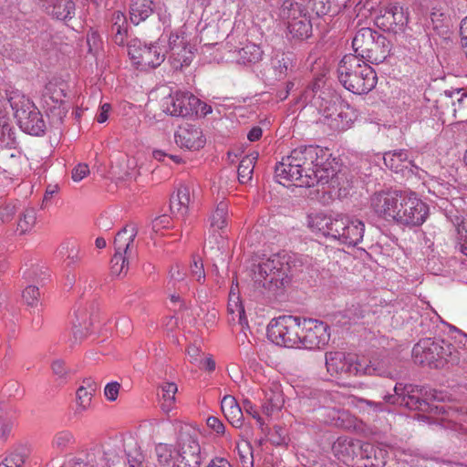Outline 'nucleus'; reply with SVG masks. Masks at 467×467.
Masks as SVG:
<instances>
[{
	"label": "nucleus",
	"mask_w": 467,
	"mask_h": 467,
	"mask_svg": "<svg viewBox=\"0 0 467 467\" xmlns=\"http://www.w3.org/2000/svg\"><path fill=\"white\" fill-rule=\"evenodd\" d=\"M337 78L342 86L354 94H367L377 84L375 70L364 60L353 54H348L339 61Z\"/></svg>",
	"instance_id": "nucleus-1"
},
{
	"label": "nucleus",
	"mask_w": 467,
	"mask_h": 467,
	"mask_svg": "<svg viewBox=\"0 0 467 467\" xmlns=\"http://www.w3.org/2000/svg\"><path fill=\"white\" fill-rule=\"evenodd\" d=\"M289 269L288 262L285 257L274 254L254 265L253 279L259 286L276 295L288 284Z\"/></svg>",
	"instance_id": "nucleus-2"
},
{
	"label": "nucleus",
	"mask_w": 467,
	"mask_h": 467,
	"mask_svg": "<svg viewBox=\"0 0 467 467\" xmlns=\"http://www.w3.org/2000/svg\"><path fill=\"white\" fill-rule=\"evenodd\" d=\"M352 47L355 56L376 65L382 63L390 53V42L387 37L369 27H362L356 33Z\"/></svg>",
	"instance_id": "nucleus-3"
},
{
	"label": "nucleus",
	"mask_w": 467,
	"mask_h": 467,
	"mask_svg": "<svg viewBox=\"0 0 467 467\" xmlns=\"http://www.w3.org/2000/svg\"><path fill=\"white\" fill-rule=\"evenodd\" d=\"M137 234L138 228L133 223L127 224L117 233L114 239L115 254L110 260L112 275H125L130 265L137 260L138 252L135 243Z\"/></svg>",
	"instance_id": "nucleus-4"
},
{
	"label": "nucleus",
	"mask_w": 467,
	"mask_h": 467,
	"mask_svg": "<svg viewBox=\"0 0 467 467\" xmlns=\"http://www.w3.org/2000/svg\"><path fill=\"white\" fill-rule=\"evenodd\" d=\"M8 102L19 128L25 133L33 136H41L45 133L47 126L43 116L28 98L19 92H13Z\"/></svg>",
	"instance_id": "nucleus-5"
},
{
	"label": "nucleus",
	"mask_w": 467,
	"mask_h": 467,
	"mask_svg": "<svg viewBox=\"0 0 467 467\" xmlns=\"http://www.w3.org/2000/svg\"><path fill=\"white\" fill-rule=\"evenodd\" d=\"M278 16L286 25L288 38L304 40L312 35V24L306 12L294 0H285Z\"/></svg>",
	"instance_id": "nucleus-6"
},
{
	"label": "nucleus",
	"mask_w": 467,
	"mask_h": 467,
	"mask_svg": "<svg viewBox=\"0 0 467 467\" xmlns=\"http://www.w3.org/2000/svg\"><path fill=\"white\" fill-rule=\"evenodd\" d=\"M302 318L293 316H280L267 326L268 338L279 346L300 348Z\"/></svg>",
	"instance_id": "nucleus-7"
},
{
	"label": "nucleus",
	"mask_w": 467,
	"mask_h": 467,
	"mask_svg": "<svg viewBox=\"0 0 467 467\" xmlns=\"http://www.w3.org/2000/svg\"><path fill=\"white\" fill-rule=\"evenodd\" d=\"M446 344L447 340L420 339L412 348L414 362L434 368H443L446 365Z\"/></svg>",
	"instance_id": "nucleus-8"
},
{
	"label": "nucleus",
	"mask_w": 467,
	"mask_h": 467,
	"mask_svg": "<svg viewBox=\"0 0 467 467\" xmlns=\"http://www.w3.org/2000/svg\"><path fill=\"white\" fill-rule=\"evenodd\" d=\"M168 49L161 47L159 42L146 45L134 40L128 47L129 56L141 70L159 67L164 61Z\"/></svg>",
	"instance_id": "nucleus-9"
},
{
	"label": "nucleus",
	"mask_w": 467,
	"mask_h": 467,
	"mask_svg": "<svg viewBox=\"0 0 467 467\" xmlns=\"http://www.w3.org/2000/svg\"><path fill=\"white\" fill-rule=\"evenodd\" d=\"M332 229L331 238L348 246H357L363 240L365 224L358 219L337 214Z\"/></svg>",
	"instance_id": "nucleus-10"
},
{
	"label": "nucleus",
	"mask_w": 467,
	"mask_h": 467,
	"mask_svg": "<svg viewBox=\"0 0 467 467\" xmlns=\"http://www.w3.org/2000/svg\"><path fill=\"white\" fill-rule=\"evenodd\" d=\"M330 339V327L320 320L302 318L300 348L313 350L326 347Z\"/></svg>",
	"instance_id": "nucleus-11"
},
{
	"label": "nucleus",
	"mask_w": 467,
	"mask_h": 467,
	"mask_svg": "<svg viewBox=\"0 0 467 467\" xmlns=\"http://www.w3.org/2000/svg\"><path fill=\"white\" fill-rule=\"evenodd\" d=\"M327 372L338 379L360 377L361 359L340 351L326 353Z\"/></svg>",
	"instance_id": "nucleus-12"
},
{
	"label": "nucleus",
	"mask_w": 467,
	"mask_h": 467,
	"mask_svg": "<svg viewBox=\"0 0 467 467\" xmlns=\"http://www.w3.org/2000/svg\"><path fill=\"white\" fill-rule=\"evenodd\" d=\"M201 100L191 92L176 91L164 98L163 111L173 117L186 118L198 114Z\"/></svg>",
	"instance_id": "nucleus-13"
},
{
	"label": "nucleus",
	"mask_w": 467,
	"mask_h": 467,
	"mask_svg": "<svg viewBox=\"0 0 467 467\" xmlns=\"http://www.w3.org/2000/svg\"><path fill=\"white\" fill-rule=\"evenodd\" d=\"M422 389L419 386L402 385L397 383L394 387V394L384 396L385 403L399 404L410 410H423L427 403L421 399Z\"/></svg>",
	"instance_id": "nucleus-14"
},
{
	"label": "nucleus",
	"mask_w": 467,
	"mask_h": 467,
	"mask_svg": "<svg viewBox=\"0 0 467 467\" xmlns=\"http://www.w3.org/2000/svg\"><path fill=\"white\" fill-rule=\"evenodd\" d=\"M404 209L401 213L400 225L414 227L421 225L429 214V207L415 192H410L409 197L404 202Z\"/></svg>",
	"instance_id": "nucleus-15"
},
{
	"label": "nucleus",
	"mask_w": 467,
	"mask_h": 467,
	"mask_svg": "<svg viewBox=\"0 0 467 467\" xmlns=\"http://www.w3.org/2000/svg\"><path fill=\"white\" fill-rule=\"evenodd\" d=\"M44 95L45 103L48 106V117L53 125H60L67 116V108L65 105L64 99L67 94L62 86L50 83L46 88Z\"/></svg>",
	"instance_id": "nucleus-16"
},
{
	"label": "nucleus",
	"mask_w": 467,
	"mask_h": 467,
	"mask_svg": "<svg viewBox=\"0 0 467 467\" xmlns=\"http://www.w3.org/2000/svg\"><path fill=\"white\" fill-rule=\"evenodd\" d=\"M323 150L317 146H300L290 152L291 161L296 162L299 172L307 175L311 173L314 167L319 165V159H322Z\"/></svg>",
	"instance_id": "nucleus-17"
},
{
	"label": "nucleus",
	"mask_w": 467,
	"mask_h": 467,
	"mask_svg": "<svg viewBox=\"0 0 467 467\" xmlns=\"http://www.w3.org/2000/svg\"><path fill=\"white\" fill-rule=\"evenodd\" d=\"M408 20V13L404 8L392 3L387 5L383 13L377 17V24L385 30L397 34L403 31Z\"/></svg>",
	"instance_id": "nucleus-18"
},
{
	"label": "nucleus",
	"mask_w": 467,
	"mask_h": 467,
	"mask_svg": "<svg viewBox=\"0 0 467 467\" xmlns=\"http://www.w3.org/2000/svg\"><path fill=\"white\" fill-rule=\"evenodd\" d=\"M437 109L441 114L451 113L455 116L457 111L467 110V89L456 88L445 90L436 100Z\"/></svg>",
	"instance_id": "nucleus-19"
},
{
	"label": "nucleus",
	"mask_w": 467,
	"mask_h": 467,
	"mask_svg": "<svg viewBox=\"0 0 467 467\" xmlns=\"http://www.w3.org/2000/svg\"><path fill=\"white\" fill-rule=\"evenodd\" d=\"M177 456L202 457L198 432L189 425H180L177 439Z\"/></svg>",
	"instance_id": "nucleus-20"
},
{
	"label": "nucleus",
	"mask_w": 467,
	"mask_h": 467,
	"mask_svg": "<svg viewBox=\"0 0 467 467\" xmlns=\"http://www.w3.org/2000/svg\"><path fill=\"white\" fill-rule=\"evenodd\" d=\"M393 363L390 358L373 359L367 362L361 360V376H378L396 379L401 376L402 371Z\"/></svg>",
	"instance_id": "nucleus-21"
},
{
	"label": "nucleus",
	"mask_w": 467,
	"mask_h": 467,
	"mask_svg": "<svg viewBox=\"0 0 467 467\" xmlns=\"http://www.w3.org/2000/svg\"><path fill=\"white\" fill-rule=\"evenodd\" d=\"M399 191H381L370 197V208L379 217L390 221L397 205L396 198Z\"/></svg>",
	"instance_id": "nucleus-22"
},
{
	"label": "nucleus",
	"mask_w": 467,
	"mask_h": 467,
	"mask_svg": "<svg viewBox=\"0 0 467 467\" xmlns=\"http://www.w3.org/2000/svg\"><path fill=\"white\" fill-rule=\"evenodd\" d=\"M174 138L178 146L191 150H199L205 144L202 130L191 124L179 127Z\"/></svg>",
	"instance_id": "nucleus-23"
},
{
	"label": "nucleus",
	"mask_w": 467,
	"mask_h": 467,
	"mask_svg": "<svg viewBox=\"0 0 467 467\" xmlns=\"http://www.w3.org/2000/svg\"><path fill=\"white\" fill-rule=\"evenodd\" d=\"M337 176V171L332 167L330 162H323V158L319 159V165L314 167L311 173L305 175L302 184L304 187H314L316 185H325L327 183L335 186Z\"/></svg>",
	"instance_id": "nucleus-24"
},
{
	"label": "nucleus",
	"mask_w": 467,
	"mask_h": 467,
	"mask_svg": "<svg viewBox=\"0 0 467 467\" xmlns=\"http://www.w3.org/2000/svg\"><path fill=\"white\" fill-rule=\"evenodd\" d=\"M385 165L396 173H413L418 167L410 158L409 152L405 150H399L386 152L383 156Z\"/></svg>",
	"instance_id": "nucleus-25"
},
{
	"label": "nucleus",
	"mask_w": 467,
	"mask_h": 467,
	"mask_svg": "<svg viewBox=\"0 0 467 467\" xmlns=\"http://www.w3.org/2000/svg\"><path fill=\"white\" fill-rule=\"evenodd\" d=\"M275 175L280 184L285 185V182H295L297 185L304 187L302 182H304L305 175L299 172L296 162L291 161L290 155L282 157L281 161L276 163Z\"/></svg>",
	"instance_id": "nucleus-26"
},
{
	"label": "nucleus",
	"mask_w": 467,
	"mask_h": 467,
	"mask_svg": "<svg viewBox=\"0 0 467 467\" xmlns=\"http://www.w3.org/2000/svg\"><path fill=\"white\" fill-rule=\"evenodd\" d=\"M317 414V419L326 424H332L342 429H350L353 426V420L347 411L336 410L328 404L326 406L324 404Z\"/></svg>",
	"instance_id": "nucleus-27"
},
{
	"label": "nucleus",
	"mask_w": 467,
	"mask_h": 467,
	"mask_svg": "<svg viewBox=\"0 0 467 467\" xmlns=\"http://www.w3.org/2000/svg\"><path fill=\"white\" fill-rule=\"evenodd\" d=\"M362 441L339 437L333 445L335 453L342 458L343 461L353 460L359 457Z\"/></svg>",
	"instance_id": "nucleus-28"
},
{
	"label": "nucleus",
	"mask_w": 467,
	"mask_h": 467,
	"mask_svg": "<svg viewBox=\"0 0 467 467\" xmlns=\"http://www.w3.org/2000/svg\"><path fill=\"white\" fill-rule=\"evenodd\" d=\"M190 203L191 189L187 185H181L177 193L171 198L170 208L175 216L184 218L188 213Z\"/></svg>",
	"instance_id": "nucleus-29"
},
{
	"label": "nucleus",
	"mask_w": 467,
	"mask_h": 467,
	"mask_svg": "<svg viewBox=\"0 0 467 467\" xmlns=\"http://www.w3.org/2000/svg\"><path fill=\"white\" fill-rule=\"evenodd\" d=\"M359 457L368 461L366 467H384L386 464L387 451L372 443H361Z\"/></svg>",
	"instance_id": "nucleus-30"
},
{
	"label": "nucleus",
	"mask_w": 467,
	"mask_h": 467,
	"mask_svg": "<svg viewBox=\"0 0 467 467\" xmlns=\"http://www.w3.org/2000/svg\"><path fill=\"white\" fill-rule=\"evenodd\" d=\"M335 217L323 213H312L307 215L306 224L315 233H321L325 236L332 237Z\"/></svg>",
	"instance_id": "nucleus-31"
},
{
	"label": "nucleus",
	"mask_w": 467,
	"mask_h": 467,
	"mask_svg": "<svg viewBox=\"0 0 467 467\" xmlns=\"http://www.w3.org/2000/svg\"><path fill=\"white\" fill-rule=\"evenodd\" d=\"M222 410L227 420L235 428H241L244 423L242 409L233 396H224L221 401Z\"/></svg>",
	"instance_id": "nucleus-32"
},
{
	"label": "nucleus",
	"mask_w": 467,
	"mask_h": 467,
	"mask_svg": "<svg viewBox=\"0 0 467 467\" xmlns=\"http://www.w3.org/2000/svg\"><path fill=\"white\" fill-rule=\"evenodd\" d=\"M110 34L113 41L123 46L128 34L127 17L121 11H114L110 19Z\"/></svg>",
	"instance_id": "nucleus-33"
},
{
	"label": "nucleus",
	"mask_w": 467,
	"mask_h": 467,
	"mask_svg": "<svg viewBox=\"0 0 467 467\" xmlns=\"http://www.w3.org/2000/svg\"><path fill=\"white\" fill-rule=\"evenodd\" d=\"M153 14V2L151 0H130V19L138 26Z\"/></svg>",
	"instance_id": "nucleus-34"
},
{
	"label": "nucleus",
	"mask_w": 467,
	"mask_h": 467,
	"mask_svg": "<svg viewBox=\"0 0 467 467\" xmlns=\"http://www.w3.org/2000/svg\"><path fill=\"white\" fill-rule=\"evenodd\" d=\"M44 11L53 18L66 20L74 16L75 3L72 0H55L50 7H47Z\"/></svg>",
	"instance_id": "nucleus-35"
},
{
	"label": "nucleus",
	"mask_w": 467,
	"mask_h": 467,
	"mask_svg": "<svg viewBox=\"0 0 467 467\" xmlns=\"http://www.w3.org/2000/svg\"><path fill=\"white\" fill-rule=\"evenodd\" d=\"M284 405V396L278 385L273 384L269 389L265 391V402L263 404L264 412L271 415L275 411H279Z\"/></svg>",
	"instance_id": "nucleus-36"
},
{
	"label": "nucleus",
	"mask_w": 467,
	"mask_h": 467,
	"mask_svg": "<svg viewBox=\"0 0 467 467\" xmlns=\"http://www.w3.org/2000/svg\"><path fill=\"white\" fill-rule=\"evenodd\" d=\"M453 342L447 341L445 351L446 364L462 365L467 363V348L463 345L455 343V335L452 337Z\"/></svg>",
	"instance_id": "nucleus-37"
},
{
	"label": "nucleus",
	"mask_w": 467,
	"mask_h": 467,
	"mask_svg": "<svg viewBox=\"0 0 467 467\" xmlns=\"http://www.w3.org/2000/svg\"><path fill=\"white\" fill-rule=\"evenodd\" d=\"M330 401L331 400L327 392L315 390L311 391L309 396L303 397L300 402L302 408H304L306 411L317 410L318 412L323 408L324 404L326 406Z\"/></svg>",
	"instance_id": "nucleus-38"
},
{
	"label": "nucleus",
	"mask_w": 467,
	"mask_h": 467,
	"mask_svg": "<svg viewBox=\"0 0 467 467\" xmlns=\"http://www.w3.org/2000/svg\"><path fill=\"white\" fill-rule=\"evenodd\" d=\"M170 52L171 64L176 70L182 69L184 67H188L193 58V53L189 44L181 47H177L176 49Z\"/></svg>",
	"instance_id": "nucleus-39"
},
{
	"label": "nucleus",
	"mask_w": 467,
	"mask_h": 467,
	"mask_svg": "<svg viewBox=\"0 0 467 467\" xmlns=\"http://www.w3.org/2000/svg\"><path fill=\"white\" fill-rule=\"evenodd\" d=\"M230 322H237L241 326L247 325L244 308L240 301L238 293H232L227 306Z\"/></svg>",
	"instance_id": "nucleus-40"
},
{
	"label": "nucleus",
	"mask_w": 467,
	"mask_h": 467,
	"mask_svg": "<svg viewBox=\"0 0 467 467\" xmlns=\"http://www.w3.org/2000/svg\"><path fill=\"white\" fill-rule=\"evenodd\" d=\"M16 137L8 116L0 110V149L14 148Z\"/></svg>",
	"instance_id": "nucleus-41"
},
{
	"label": "nucleus",
	"mask_w": 467,
	"mask_h": 467,
	"mask_svg": "<svg viewBox=\"0 0 467 467\" xmlns=\"http://www.w3.org/2000/svg\"><path fill=\"white\" fill-rule=\"evenodd\" d=\"M257 158L258 153L253 152L241 160L237 170L238 181L240 183L244 184L252 180Z\"/></svg>",
	"instance_id": "nucleus-42"
},
{
	"label": "nucleus",
	"mask_w": 467,
	"mask_h": 467,
	"mask_svg": "<svg viewBox=\"0 0 467 467\" xmlns=\"http://www.w3.org/2000/svg\"><path fill=\"white\" fill-rule=\"evenodd\" d=\"M75 443L74 434L70 431L63 430L55 434L51 445L55 451L63 452L73 448Z\"/></svg>",
	"instance_id": "nucleus-43"
},
{
	"label": "nucleus",
	"mask_w": 467,
	"mask_h": 467,
	"mask_svg": "<svg viewBox=\"0 0 467 467\" xmlns=\"http://www.w3.org/2000/svg\"><path fill=\"white\" fill-rule=\"evenodd\" d=\"M228 221V203L226 202H220L214 212L210 217L211 227L216 230H223L227 225Z\"/></svg>",
	"instance_id": "nucleus-44"
},
{
	"label": "nucleus",
	"mask_w": 467,
	"mask_h": 467,
	"mask_svg": "<svg viewBox=\"0 0 467 467\" xmlns=\"http://www.w3.org/2000/svg\"><path fill=\"white\" fill-rule=\"evenodd\" d=\"M262 54L263 52L258 46L250 44L237 51V59L242 64L255 63L261 59Z\"/></svg>",
	"instance_id": "nucleus-45"
},
{
	"label": "nucleus",
	"mask_w": 467,
	"mask_h": 467,
	"mask_svg": "<svg viewBox=\"0 0 467 467\" xmlns=\"http://www.w3.org/2000/svg\"><path fill=\"white\" fill-rule=\"evenodd\" d=\"M95 391V388L89 386V388L79 387L77 390V407L76 414H82L86 411L91 403L92 393Z\"/></svg>",
	"instance_id": "nucleus-46"
},
{
	"label": "nucleus",
	"mask_w": 467,
	"mask_h": 467,
	"mask_svg": "<svg viewBox=\"0 0 467 467\" xmlns=\"http://www.w3.org/2000/svg\"><path fill=\"white\" fill-rule=\"evenodd\" d=\"M155 454L158 467H170L171 462H173L175 460L172 447L165 443H159L155 446Z\"/></svg>",
	"instance_id": "nucleus-47"
},
{
	"label": "nucleus",
	"mask_w": 467,
	"mask_h": 467,
	"mask_svg": "<svg viewBox=\"0 0 467 467\" xmlns=\"http://www.w3.org/2000/svg\"><path fill=\"white\" fill-rule=\"evenodd\" d=\"M292 67V60L288 56L285 54H281L280 56L277 55L273 59V68L275 70L276 78L279 80L285 78L287 76L288 70H291Z\"/></svg>",
	"instance_id": "nucleus-48"
},
{
	"label": "nucleus",
	"mask_w": 467,
	"mask_h": 467,
	"mask_svg": "<svg viewBox=\"0 0 467 467\" xmlns=\"http://www.w3.org/2000/svg\"><path fill=\"white\" fill-rule=\"evenodd\" d=\"M126 446L129 447V450L125 449L129 467H145L144 456L137 447V443L130 440Z\"/></svg>",
	"instance_id": "nucleus-49"
},
{
	"label": "nucleus",
	"mask_w": 467,
	"mask_h": 467,
	"mask_svg": "<svg viewBox=\"0 0 467 467\" xmlns=\"http://www.w3.org/2000/svg\"><path fill=\"white\" fill-rule=\"evenodd\" d=\"M36 221V210L34 208H26L19 215L17 230L20 231V234H26L33 228Z\"/></svg>",
	"instance_id": "nucleus-50"
},
{
	"label": "nucleus",
	"mask_w": 467,
	"mask_h": 467,
	"mask_svg": "<svg viewBox=\"0 0 467 467\" xmlns=\"http://www.w3.org/2000/svg\"><path fill=\"white\" fill-rule=\"evenodd\" d=\"M60 253L67 255V265H73L80 260V248L75 241L64 243L60 247Z\"/></svg>",
	"instance_id": "nucleus-51"
},
{
	"label": "nucleus",
	"mask_w": 467,
	"mask_h": 467,
	"mask_svg": "<svg viewBox=\"0 0 467 467\" xmlns=\"http://www.w3.org/2000/svg\"><path fill=\"white\" fill-rule=\"evenodd\" d=\"M190 276L192 280L202 285L206 280L203 263L201 257L193 256L189 266Z\"/></svg>",
	"instance_id": "nucleus-52"
},
{
	"label": "nucleus",
	"mask_w": 467,
	"mask_h": 467,
	"mask_svg": "<svg viewBox=\"0 0 467 467\" xmlns=\"http://www.w3.org/2000/svg\"><path fill=\"white\" fill-rule=\"evenodd\" d=\"M177 385L173 382H166L161 386V397L163 400L162 409L170 410L171 405L175 400V394L177 392Z\"/></svg>",
	"instance_id": "nucleus-53"
},
{
	"label": "nucleus",
	"mask_w": 467,
	"mask_h": 467,
	"mask_svg": "<svg viewBox=\"0 0 467 467\" xmlns=\"http://www.w3.org/2000/svg\"><path fill=\"white\" fill-rule=\"evenodd\" d=\"M26 452L24 448L16 449L5 457L0 467H21L25 462Z\"/></svg>",
	"instance_id": "nucleus-54"
},
{
	"label": "nucleus",
	"mask_w": 467,
	"mask_h": 467,
	"mask_svg": "<svg viewBox=\"0 0 467 467\" xmlns=\"http://www.w3.org/2000/svg\"><path fill=\"white\" fill-rule=\"evenodd\" d=\"M353 114L347 111H339L335 119L332 120V126L337 130H345L350 128L353 122Z\"/></svg>",
	"instance_id": "nucleus-55"
},
{
	"label": "nucleus",
	"mask_w": 467,
	"mask_h": 467,
	"mask_svg": "<svg viewBox=\"0 0 467 467\" xmlns=\"http://www.w3.org/2000/svg\"><path fill=\"white\" fill-rule=\"evenodd\" d=\"M306 7L317 16L327 15L330 9L329 0H306Z\"/></svg>",
	"instance_id": "nucleus-56"
},
{
	"label": "nucleus",
	"mask_w": 467,
	"mask_h": 467,
	"mask_svg": "<svg viewBox=\"0 0 467 467\" xmlns=\"http://www.w3.org/2000/svg\"><path fill=\"white\" fill-rule=\"evenodd\" d=\"M187 44H189V41L182 30L171 33L168 37V47L170 51L176 49L177 47H181Z\"/></svg>",
	"instance_id": "nucleus-57"
},
{
	"label": "nucleus",
	"mask_w": 467,
	"mask_h": 467,
	"mask_svg": "<svg viewBox=\"0 0 467 467\" xmlns=\"http://www.w3.org/2000/svg\"><path fill=\"white\" fill-rule=\"evenodd\" d=\"M410 192L407 191H399L398 194L399 196L396 198L397 205H395L394 212L392 213V217L390 221L395 222L396 223H399V220H400L401 213L404 209V202H406L408 197H409Z\"/></svg>",
	"instance_id": "nucleus-58"
},
{
	"label": "nucleus",
	"mask_w": 467,
	"mask_h": 467,
	"mask_svg": "<svg viewBox=\"0 0 467 467\" xmlns=\"http://www.w3.org/2000/svg\"><path fill=\"white\" fill-rule=\"evenodd\" d=\"M202 457L176 456L172 467H201Z\"/></svg>",
	"instance_id": "nucleus-59"
},
{
	"label": "nucleus",
	"mask_w": 467,
	"mask_h": 467,
	"mask_svg": "<svg viewBox=\"0 0 467 467\" xmlns=\"http://www.w3.org/2000/svg\"><path fill=\"white\" fill-rule=\"evenodd\" d=\"M39 290L35 285H28L23 291L22 296L27 306H35L38 303Z\"/></svg>",
	"instance_id": "nucleus-60"
},
{
	"label": "nucleus",
	"mask_w": 467,
	"mask_h": 467,
	"mask_svg": "<svg viewBox=\"0 0 467 467\" xmlns=\"http://www.w3.org/2000/svg\"><path fill=\"white\" fill-rule=\"evenodd\" d=\"M18 201H10L0 206V219L2 222L12 220L17 206Z\"/></svg>",
	"instance_id": "nucleus-61"
},
{
	"label": "nucleus",
	"mask_w": 467,
	"mask_h": 467,
	"mask_svg": "<svg viewBox=\"0 0 467 467\" xmlns=\"http://www.w3.org/2000/svg\"><path fill=\"white\" fill-rule=\"evenodd\" d=\"M427 187L430 193H432L433 195L438 197H443L446 194V192L448 191V187L446 184L441 183L435 179H431L427 182Z\"/></svg>",
	"instance_id": "nucleus-62"
},
{
	"label": "nucleus",
	"mask_w": 467,
	"mask_h": 467,
	"mask_svg": "<svg viewBox=\"0 0 467 467\" xmlns=\"http://www.w3.org/2000/svg\"><path fill=\"white\" fill-rule=\"evenodd\" d=\"M185 272L182 271L179 265H176L171 267L170 271V282H172L173 286H175L177 283H182L184 285V287H187L188 284L187 282H185Z\"/></svg>",
	"instance_id": "nucleus-63"
},
{
	"label": "nucleus",
	"mask_w": 467,
	"mask_h": 467,
	"mask_svg": "<svg viewBox=\"0 0 467 467\" xmlns=\"http://www.w3.org/2000/svg\"><path fill=\"white\" fill-rule=\"evenodd\" d=\"M119 389L120 385L117 381L108 383L104 389V394L107 400L110 401L116 400L119 395Z\"/></svg>",
	"instance_id": "nucleus-64"
}]
</instances>
